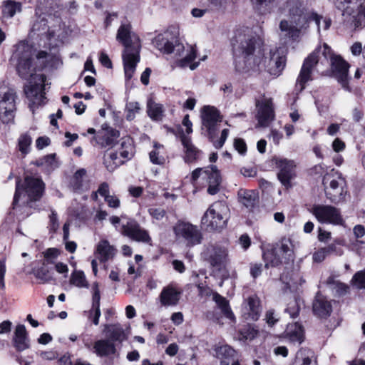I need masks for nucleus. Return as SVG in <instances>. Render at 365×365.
Masks as SVG:
<instances>
[{
	"mask_svg": "<svg viewBox=\"0 0 365 365\" xmlns=\"http://www.w3.org/2000/svg\"><path fill=\"white\" fill-rule=\"evenodd\" d=\"M36 57L40 63L38 66L34 62L32 47L25 42L17 44L14 53V58L17 61L16 69L21 78L29 80L28 84L24 86V92L31 101L30 107L46 103L44 90L46 76L44 74H36V71L47 67L57 68L61 63L57 56L44 51H38Z\"/></svg>",
	"mask_w": 365,
	"mask_h": 365,
	"instance_id": "f257e3e1",
	"label": "nucleus"
},
{
	"mask_svg": "<svg viewBox=\"0 0 365 365\" xmlns=\"http://www.w3.org/2000/svg\"><path fill=\"white\" fill-rule=\"evenodd\" d=\"M322 73L327 72L334 77L346 91H350L349 86V63L341 56L336 55L327 43L317 48L304 61L297 79V87L302 91L307 82L311 81L314 67Z\"/></svg>",
	"mask_w": 365,
	"mask_h": 365,
	"instance_id": "f03ea898",
	"label": "nucleus"
},
{
	"mask_svg": "<svg viewBox=\"0 0 365 365\" xmlns=\"http://www.w3.org/2000/svg\"><path fill=\"white\" fill-rule=\"evenodd\" d=\"M235 69L240 73H249L262 65L263 51L260 38L248 27L235 31L231 40Z\"/></svg>",
	"mask_w": 365,
	"mask_h": 365,
	"instance_id": "7ed1b4c3",
	"label": "nucleus"
},
{
	"mask_svg": "<svg viewBox=\"0 0 365 365\" xmlns=\"http://www.w3.org/2000/svg\"><path fill=\"white\" fill-rule=\"evenodd\" d=\"M153 43L160 52L173 54L178 66L184 68L189 66L191 70L198 66V63H191L196 58V50L190 46L185 49L180 41L178 32L175 27H170L163 34H158Z\"/></svg>",
	"mask_w": 365,
	"mask_h": 365,
	"instance_id": "20e7f679",
	"label": "nucleus"
},
{
	"mask_svg": "<svg viewBox=\"0 0 365 365\" xmlns=\"http://www.w3.org/2000/svg\"><path fill=\"white\" fill-rule=\"evenodd\" d=\"M116 39L125 47L122 56L125 77L126 80H130L140 61V39L135 34H132L131 26L129 24L120 26Z\"/></svg>",
	"mask_w": 365,
	"mask_h": 365,
	"instance_id": "39448f33",
	"label": "nucleus"
},
{
	"mask_svg": "<svg viewBox=\"0 0 365 365\" xmlns=\"http://www.w3.org/2000/svg\"><path fill=\"white\" fill-rule=\"evenodd\" d=\"M202 130L205 132V135L213 143L215 148H221L229 135V130L225 128L221 132L219 140H217L220 130L222 117L219 110L211 106H205L201 109Z\"/></svg>",
	"mask_w": 365,
	"mask_h": 365,
	"instance_id": "423d86ee",
	"label": "nucleus"
},
{
	"mask_svg": "<svg viewBox=\"0 0 365 365\" xmlns=\"http://www.w3.org/2000/svg\"><path fill=\"white\" fill-rule=\"evenodd\" d=\"M229 208L223 202L212 204L203 215L201 223L207 230H220L227 222Z\"/></svg>",
	"mask_w": 365,
	"mask_h": 365,
	"instance_id": "0eeeda50",
	"label": "nucleus"
},
{
	"mask_svg": "<svg viewBox=\"0 0 365 365\" xmlns=\"http://www.w3.org/2000/svg\"><path fill=\"white\" fill-rule=\"evenodd\" d=\"M44 189V182L38 178L27 176L23 184H21L20 181H17L13 205L18 203L21 192H26L31 202H36L41 198Z\"/></svg>",
	"mask_w": 365,
	"mask_h": 365,
	"instance_id": "6e6552de",
	"label": "nucleus"
},
{
	"mask_svg": "<svg viewBox=\"0 0 365 365\" xmlns=\"http://www.w3.org/2000/svg\"><path fill=\"white\" fill-rule=\"evenodd\" d=\"M265 267H277L282 262L288 263L294 259L293 246L289 239H283L278 250H268L263 254Z\"/></svg>",
	"mask_w": 365,
	"mask_h": 365,
	"instance_id": "1a4fd4ad",
	"label": "nucleus"
},
{
	"mask_svg": "<svg viewBox=\"0 0 365 365\" xmlns=\"http://www.w3.org/2000/svg\"><path fill=\"white\" fill-rule=\"evenodd\" d=\"M309 210L320 223L345 225L340 210L332 205H313Z\"/></svg>",
	"mask_w": 365,
	"mask_h": 365,
	"instance_id": "9d476101",
	"label": "nucleus"
},
{
	"mask_svg": "<svg viewBox=\"0 0 365 365\" xmlns=\"http://www.w3.org/2000/svg\"><path fill=\"white\" fill-rule=\"evenodd\" d=\"M16 93L9 88H0V118L3 123H12L16 111Z\"/></svg>",
	"mask_w": 365,
	"mask_h": 365,
	"instance_id": "9b49d317",
	"label": "nucleus"
},
{
	"mask_svg": "<svg viewBox=\"0 0 365 365\" xmlns=\"http://www.w3.org/2000/svg\"><path fill=\"white\" fill-rule=\"evenodd\" d=\"M262 65L257 69L251 71L258 72L266 69L271 75L279 76L285 66V56L278 48L271 49L269 56H264V50L261 53Z\"/></svg>",
	"mask_w": 365,
	"mask_h": 365,
	"instance_id": "f8f14e48",
	"label": "nucleus"
},
{
	"mask_svg": "<svg viewBox=\"0 0 365 365\" xmlns=\"http://www.w3.org/2000/svg\"><path fill=\"white\" fill-rule=\"evenodd\" d=\"M272 164L278 170L277 178L287 189L292 187V180L296 177V164L294 160L274 156Z\"/></svg>",
	"mask_w": 365,
	"mask_h": 365,
	"instance_id": "ddd939ff",
	"label": "nucleus"
},
{
	"mask_svg": "<svg viewBox=\"0 0 365 365\" xmlns=\"http://www.w3.org/2000/svg\"><path fill=\"white\" fill-rule=\"evenodd\" d=\"M178 238H182L187 246H194L201 243L202 235L195 225L189 222H180L174 228Z\"/></svg>",
	"mask_w": 365,
	"mask_h": 365,
	"instance_id": "4468645a",
	"label": "nucleus"
},
{
	"mask_svg": "<svg viewBox=\"0 0 365 365\" xmlns=\"http://www.w3.org/2000/svg\"><path fill=\"white\" fill-rule=\"evenodd\" d=\"M121 233L132 240L151 245L152 239L148 232L143 229L135 220H129L125 225L121 227Z\"/></svg>",
	"mask_w": 365,
	"mask_h": 365,
	"instance_id": "2eb2a0df",
	"label": "nucleus"
},
{
	"mask_svg": "<svg viewBox=\"0 0 365 365\" xmlns=\"http://www.w3.org/2000/svg\"><path fill=\"white\" fill-rule=\"evenodd\" d=\"M255 105L257 108V127H267L275 116L272 99L264 97L262 100H256Z\"/></svg>",
	"mask_w": 365,
	"mask_h": 365,
	"instance_id": "dca6fc26",
	"label": "nucleus"
},
{
	"mask_svg": "<svg viewBox=\"0 0 365 365\" xmlns=\"http://www.w3.org/2000/svg\"><path fill=\"white\" fill-rule=\"evenodd\" d=\"M312 310L318 318L327 319L332 312V305L326 297L318 292L312 303Z\"/></svg>",
	"mask_w": 365,
	"mask_h": 365,
	"instance_id": "f3484780",
	"label": "nucleus"
},
{
	"mask_svg": "<svg viewBox=\"0 0 365 365\" xmlns=\"http://www.w3.org/2000/svg\"><path fill=\"white\" fill-rule=\"evenodd\" d=\"M227 250L217 245H209L204 252L205 259L212 267H220L226 260Z\"/></svg>",
	"mask_w": 365,
	"mask_h": 365,
	"instance_id": "a211bd4d",
	"label": "nucleus"
},
{
	"mask_svg": "<svg viewBox=\"0 0 365 365\" xmlns=\"http://www.w3.org/2000/svg\"><path fill=\"white\" fill-rule=\"evenodd\" d=\"M202 178L206 180L208 187L207 192L210 195H215L220 190L221 177L219 170L215 166L205 168L202 173Z\"/></svg>",
	"mask_w": 365,
	"mask_h": 365,
	"instance_id": "6ab92c4d",
	"label": "nucleus"
},
{
	"mask_svg": "<svg viewBox=\"0 0 365 365\" xmlns=\"http://www.w3.org/2000/svg\"><path fill=\"white\" fill-rule=\"evenodd\" d=\"M180 296L181 291L170 284L163 288L159 299L162 306L174 307L178 304Z\"/></svg>",
	"mask_w": 365,
	"mask_h": 365,
	"instance_id": "aec40b11",
	"label": "nucleus"
},
{
	"mask_svg": "<svg viewBox=\"0 0 365 365\" xmlns=\"http://www.w3.org/2000/svg\"><path fill=\"white\" fill-rule=\"evenodd\" d=\"M49 19H53V16L45 14L37 16L33 24L31 31L37 33L38 35H45L48 39L53 38L55 32L48 26Z\"/></svg>",
	"mask_w": 365,
	"mask_h": 365,
	"instance_id": "412c9836",
	"label": "nucleus"
},
{
	"mask_svg": "<svg viewBox=\"0 0 365 365\" xmlns=\"http://www.w3.org/2000/svg\"><path fill=\"white\" fill-rule=\"evenodd\" d=\"M180 140L184 148L185 163H192L200 159L202 151L192 144L190 137L182 133Z\"/></svg>",
	"mask_w": 365,
	"mask_h": 365,
	"instance_id": "4be33fe9",
	"label": "nucleus"
},
{
	"mask_svg": "<svg viewBox=\"0 0 365 365\" xmlns=\"http://www.w3.org/2000/svg\"><path fill=\"white\" fill-rule=\"evenodd\" d=\"M244 314H247V319L257 321L261 314L260 302L257 296H250L243 304Z\"/></svg>",
	"mask_w": 365,
	"mask_h": 365,
	"instance_id": "5701e85b",
	"label": "nucleus"
},
{
	"mask_svg": "<svg viewBox=\"0 0 365 365\" xmlns=\"http://www.w3.org/2000/svg\"><path fill=\"white\" fill-rule=\"evenodd\" d=\"M237 196L239 202L249 210H252L259 202L258 192L254 190L240 189Z\"/></svg>",
	"mask_w": 365,
	"mask_h": 365,
	"instance_id": "b1692460",
	"label": "nucleus"
},
{
	"mask_svg": "<svg viewBox=\"0 0 365 365\" xmlns=\"http://www.w3.org/2000/svg\"><path fill=\"white\" fill-rule=\"evenodd\" d=\"M93 348V352L100 357L108 356L116 352L115 344L107 339L97 340Z\"/></svg>",
	"mask_w": 365,
	"mask_h": 365,
	"instance_id": "393cba45",
	"label": "nucleus"
},
{
	"mask_svg": "<svg viewBox=\"0 0 365 365\" xmlns=\"http://www.w3.org/2000/svg\"><path fill=\"white\" fill-rule=\"evenodd\" d=\"M14 346L17 351H23L29 348V340L26 327L23 324L16 327L14 336Z\"/></svg>",
	"mask_w": 365,
	"mask_h": 365,
	"instance_id": "a878e982",
	"label": "nucleus"
},
{
	"mask_svg": "<svg viewBox=\"0 0 365 365\" xmlns=\"http://www.w3.org/2000/svg\"><path fill=\"white\" fill-rule=\"evenodd\" d=\"M103 332L112 342H122L126 339V336L122 326L120 324H105Z\"/></svg>",
	"mask_w": 365,
	"mask_h": 365,
	"instance_id": "bb28decb",
	"label": "nucleus"
},
{
	"mask_svg": "<svg viewBox=\"0 0 365 365\" xmlns=\"http://www.w3.org/2000/svg\"><path fill=\"white\" fill-rule=\"evenodd\" d=\"M289 14L292 23L300 26L301 28H304L311 19L310 14L304 12V9L297 5L289 9Z\"/></svg>",
	"mask_w": 365,
	"mask_h": 365,
	"instance_id": "cd10ccee",
	"label": "nucleus"
},
{
	"mask_svg": "<svg viewBox=\"0 0 365 365\" xmlns=\"http://www.w3.org/2000/svg\"><path fill=\"white\" fill-rule=\"evenodd\" d=\"M93 297H92V306L91 309L88 311L89 317H91L93 313H94V319L93 320V323L95 325H98L99 324V318L101 317V309H100V300H101V294L98 287V284L95 282L93 284Z\"/></svg>",
	"mask_w": 365,
	"mask_h": 365,
	"instance_id": "c85d7f7f",
	"label": "nucleus"
},
{
	"mask_svg": "<svg viewBox=\"0 0 365 365\" xmlns=\"http://www.w3.org/2000/svg\"><path fill=\"white\" fill-rule=\"evenodd\" d=\"M118 137L119 131L110 128L98 134L97 136L94 137V139L102 148H106L107 146H113Z\"/></svg>",
	"mask_w": 365,
	"mask_h": 365,
	"instance_id": "c756f323",
	"label": "nucleus"
},
{
	"mask_svg": "<svg viewBox=\"0 0 365 365\" xmlns=\"http://www.w3.org/2000/svg\"><path fill=\"white\" fill-rule=\"evenodd\" d=\"M217 358L220 359L222 365H230L236 360V351L229 345H222L216 349Z\"/></svg>",
	"mask_w": 365,
	"mask_h": 365,
	"instance_id": "7c9ffc66",
	"label": "nucleus"
},
{
	"mask_svg": "<svg viewBox=\"0 0 365 365\" xmlns=\"http://www.w3.org/2000/svg\"><path fill=\"white\" fill-rule=\"evenodd\" d=\"M96 253L98 255L99 260L105 262L115 255V250L110 245L108 241L101 240L97 245Z\"/></svg>",
	"mask_w": 365,
	"mask_h": 365,
	"instance_id": "2f4dec72",
	"label": "nucleus"
},
{
	"mask_svg": "<svg viewBox=\"0 0 365 365\" xmlns=\"http://www.w3.org/2000/svg\"><path fill=\"white\" fill-rule=\"evenodd\" d=\"M279 29L282 32H284L285 35L296 41L300 35L301 29L300 26H297L294 23H289L287 20H282L279 23Z\"/></svg>",
	"mask_w": 365,
	"mask_h": 365,
	"instance_id": "473e14b6",
	"label": "nucleus"
},
{
	"mask_svg": "<svg viewBox=\"0 0 365 365\" xmlns=\"http://www.w3.org/2000/svg\"><path fill=\"white\" fill-rule=\"evenodd\" d=\"M279 29L282 32H284L285 35L296 41L300 35L301 29L300 26H297L294 23H289L287 20H282L279 23Z\"/></svg>",
	"mask_w": 365,
	"mask_h": 365,
	"instance_id": "72a5a7b5",
	"label": "nucleus"
},
{
	"mask_svg": "<svg viewBox=\"0 0 365 365\" xmlns=\"http://www.w3.org/2000/svg\"><path fill=\"white\" fill-rule=\"evenodd\" d=\"M212 300L221 309L222 313L226 318L231 320L235 319L234 314L232 313L229 305V302L226 299L225 297L221 296L217 292H214L212 294Z\"/></svg>",
	"mask_w": 365,
	"mask_h": 365,
	"instance_id": "f704fd0d",
	"label": "nucleus"
},
{
	"mask_svg": "<svg viewBox=\"0 0 365 365\" xmlns=\"http://www.w3.org/2000/svg\"><path fill=\"white\" fill-rule=\"evenodd\" d=\"M287 336L292 342L302 344L304 341V329L298 323L290 324L287 329Z\"/></svg>",
	"mask_w": 365,
	"mask_h": 365,
	"instance_id": "c9c22d12",
	"label": "nucleus"
},
{
	"mask_svg": "<svg viewBox=\"0 0 365 365\" xmlns=\"http://www.w3.org/2000/svg\"><path fill=\"white\" fill-rule=\"evenodd\" d=\"M21 4L14 0H6L3 3L2 14L4 17L12 18L17 12L21 11Z\"/></svg>",
	"mask_w": 365,
	"mask_h": 365,
	"instance_id": "e433bc0d",
	"label": "nucleus"
},
{
	"mask_svg": "<svg viewBox=\"0 0 365 365\" xmlns=\"http://www.w3.org/2000/svg\"><path fill=\"white\" fill-rule=\"evenodd\" d=\"M163 149V145L154 143L153 149L149 153V158L153 164L161 165L165 163V158L161 153V150Z\"/></svg>",
	"mask_w": 365,
	"mask_h": 365,
	"instance_id": "4c0bfd02",
	"label": "nucleus"
},
{
	"mask_svg": "<svg viewBox=\"0 0 365 365\" xmlns=\"http://www.w3.org/2000/svg\"><path fill=\"white\" fill-rule=\"evenodd\" d=\"M147 113L154 120H160L163 118V108L161 104L149 100L147 103Z\"/></svg>",
	"mask_w": 365,
	"mask_h": 365,
	"instance_id": "58836bf2",
	"label": "nucleus"
},
{
	"mask_svg": "<svg viewBox=\"0 0 365 365\" xmlns=\"http://www.w3.org/2000/svg\"><path fill=\"white\" fill-rule=\"evenodd\" d=\"M86 174V170L83 168L78 170L72 177L70 181V185L73 191L77 192L83 189V178Z\"/></svg>",
	"mask_w": 365,
	"mask_h": 365,
	"instance_id": "ea45409f",
	"label": "nucleus"
},
{
	"mask_svg": "<svg viewBox=\"0 0 365 365\" xmlns=\"http://www.w3.org/2000/svg\"><path fill=\"white\" fill-rule=\"evenodd\" d=\"M134 148L129 138L122 139L119 155L124 160H129L133 155Z\"/></svg>",
	"mask_w": 365,
	"mask_h": 365,
	"instance_id": "a19ab883",
	"label": "nucleus"
},
{
	"mask_svg": "<svg viewBox=\"0 0 365 365\" xmlns=\"http://www.w3.org/2000/svg\"><path fill=\"white\" fill-rule=\"evenodd\" d=\"M123 163L124 160L118 158V153L117 152L110 153L108 156L104 159V164L110 171H113Z\"/></svg>",
	"mask_w": 365,
	"mask_h": 365,
	"instance_id": "79ce46f5",
	"label": "nucleus"
},
{
	"mask_svg": "<svg viewBox=\"0 0 365 365\" xmlns=\"http://www.w3.org/2000/svg\"><path fill=\"white\" fill-rule=\"evenodd\" d=\"M31 142V137L28 133L21 134L18 139L19 150L23 155L27 154L30 150Z\"/></svg>",
	"mask_w": 365,
	"mask_h": 365,
	"instance_id": "37998d69",
	"label": "nucleus"
},
{
	"mask_svg": "<svg viewBox=\"0 0 365 365\" xmlns=\"http://www.w3.org/2000/svg\"><path fill=\"white\" fill-rule=\"evenodd\" d=\"M46 263L43 262L42 266L34 270L35 277L40 279L42 282H48L51 281L53 277L50 274L48 269L46 266Z\"/></svg>",
	"mask_w": 365,
	"mask_h": 365,
	"instance_id": "c03bdc74",
	"label": "nucleus"
},
{
	"mask_svg": "<svg viewBox=\"0 0 365 365\" xmlns=\"http://www.w3.org/2000/svg\"><path fill=\"white\" fill-rule=\"evenodd\" d=\"M70 282L72 284L78 287H88V284L86 281L84 273L82 271H75L71 276Z\"/></svg>",
	"mask_w": 365,
	"mask_h": 365,
	"instance_id": "a18cd8bd",
	"label": "nucleus"
},
{
	"mask_svg": "<svg viewBox=\"0 0 365 365\" xmlns=\"http://www.w3.org/2000/svg\"><path fill=\"white\" fill-rule=\"evenodd\" d=\"M310 21H314L319 31L320 30L321 27L324 30H327L331 26V21L329 18H323L322 16H319L314 13L310 14Z\"/></svg>",
	"mask_w": 365,
	"mask_h": 365,
	"instance_id": "49530a36",
	"label": "nucleus"
},
{
	"mask_svg": "<svg viewBox=\"0 0 365 365\" xmlns=\"http://www.w3.org/2000/svg\"><path fill=\"white\" fill-rule=\"evenodd\" d=\"M299 309V300L294 297L288 302L285 312L288 313L292 318H295L298 316Z\"/></svg>",
	"mask_w": 365,
	"mask_h": 365,
	"instance_id": "de8ad7c7",
	"label": "nucleus"
},
{
	"mask_svg": "<svg viewBox=\"0 0 365 365\" xmlns=\"http://www.w3.org/2000/svg\"><path fill=\"white\" fill-rule=\"evenodd\" d=\"M304 351L297 352L294 361L291 365H317L315 361H312L309 356H304Z\"/></svg>",
	"mask_w": 365,
	"mask_h": 365,
	"instance_id": "09e8293b",
	"label": "nucleus"
},
{
	"mask_svg": "<svg viewBox=\"0 0 365 365\" xmlns=\"http://www.w3.org/2000/svg\"><path fill=\"white\" fill-rule=\"evenodd\" d=\"M125 109L127 111L126 119L133 120L135 114L138 113L140 110V104L138 102H129L126 104Z\"/></svg>",
	"mask_w": 365,
	"mask_h": 365,
	"instance_id": "8fccbe9b",
	"label": "nucleus"
},
{
	"mask_svg": "<svg viewBox=\"0 0 365 365\" xmlns=\"http://www.w3.org/2000/svg\"><path fill=\"white\" fill-rule=\"evenodd\" d=\"M351 282L359 289H365V269L355 273L351 279Z\"/></svg>",
	"mask_w": 365,
	"mask_h": 365,
	"instance_id": "3c124183",
	"label": "nucleus"
},
{
	"mask_svg": "<svg viewBox=\"0 0 365 365\" xmlns=\"http://www.w3.org/2000/svg\"><path fill=\"white\" fill-rule=\"evenodd\" d=\"M59 251L56 248H48L43 252L45 259L43 262L46 263L52 262L51 259H53L58 257Z\"/></svg>",
	"mask_w": 365,
	"mask_h": 365,
	"instance_id": "603ef678",
	"label": "nucleus"
},
{
	"mask_svg": "<svg viewBox=\"0 0 365 365\" xmlns=\"http://www.w3.org/2000/svg\"><path fill=\"white\" fill-rule=\"evenodd\" d=\"M234 147L237 152L244 155L247 153V145L245 140L242 138H236L234 141Z\"/></svg>",
	"mask_w": 365,
	"mask_h": 365,
	"instance_id": "864d4df0",
	"label": "nucleus"
},
{
	"mask_svg": "<svg viewBox=\"0 0 365 365\" xmlns=\"http://www.w3.org/2000/svg\"><path fill=\"white\" fill-rule=\"evenodd\" d=\"M240 334L245 339L252 340L257 335V331L254 328L248 327L247 328H244L240 331Z\"/></svg>",
	"mask_w": 365,
	"mask_h": 365,
	"instance_id": "5fc2aeb1",
	"label": "nucleus"
},
{
	"mask_svg": "<svg viewBox=\"0 0 365 365\" xmlns=\"http://www.w3.org/2000/svg\"><path fill=\"white\" fill-rule=\"evenodd\" d=\"M327 255L331 254H335L336 255H341L343 254L342 249L337 245L336 243H331L324 247Z\"/></svg>",
	"mask_w": 365,
	"mask_h": 365,
	"instance_id": "6e6d98bb",
	"label": "nucleus"
},
{
	"mask_svg": "<svg viewBox=\"0 0 365 365\" xmlns=\"http://www.w3.org/2000/svg\"><path fill=\"white\" fill-rule=\"evenodd\" d=\"M104 200L107 202L108 205L111 208L116 209L120 205V200L115 195H109L108 196H106Z\"/></svg>",
	"mask_w": 365,
	"mask_h": 365,
	"instance_id": "4d7b16f0",
	"label": "nucleus"
},
{
	"mask_svg": "<svg viewBox=\"0 0 365 365\" xmlns=\"http://www.w3.org/2000/svg\"><path fill=\"white\" fill-rule=\"evenodd\" d=\"M262 263L250 264V274L254 279H256L262 274Z\"/></svg>",
	"mask_w": 365,
	"mask_h": 365,
	"instance_id": "13d9d810",
	"label": "nucleus"
},
{
	"mask_svg": "<svg viewBox=\"0 0 365 365\" xmlns=\"http://www.w3.org/2000/svg\"><path fill=\"white\" fill-rule=\"evenodd\" d=\"M149 214L157 220H162L165 215V210L162 208H150L148 210Z\"/></svg>",
	"mask_w": 365,
	"mask_h": 365,
	"instance_id": "bf43d9fd",
	"label": "nucleus"
},
{
	"mask_svg": "<svg viewBox=\"0 0 365 365\" xmlns=\"http://www.w3.org/2000/svg\"><path fill=\"white\" fill-rule=\"evenodd\" d=\"M50 224L49 227L50 230L53 232H56L58 228V222L57 218V214L55 211L52 210L51 215H49Z\"/></svg>",
	"mask_w": 365,
	"mask_h": 365,
	"instance_id": "052dcab7",
	"label": "nucleus"
},
{
	"mask_svg": "<svg viewBox=\"0 0 365 365\" xmlns=\"http://www.w3.org/2000/svg\"><path fill=\"white\" fill-rule=\"evenodd\" d=\"M50 143H51V140L47 136L38 137L36 141V145L38 150H41V149L44 148L45 147L49 145Z\"/></svg>",
	"mask_w": 365,
	"mask_h": 365,
	"instance_id": "680f3d73",
	"label": "nucleus"
},
{
	"mask_svg": "<svg viewBox=\"0 0 365 365\" xmlns=\"http://www.w3.org/2000/svg\"><path fill=\"white\" fill-rule=\"evenodd\" d=\"M327 256V253L326 250L324 247H323L314 253L313 259L314 262H321L326 258Z\"/></svg>",
	"mask_w": 365,
	"mask_h": 365,
	"instance_id": "e2e57ef3",
	"label": "nucleus"
},
{
	"mask_svg": "<svg viewBox=\"0 0 365 365\" xmlns=\"http://www.w3.org/2000/svg\"><path fill=\"white\" fill-rule=\"evenodd\" d=\"M42 160H43L42 163H45L46 165L51 166L52 168L57 167V163L56 161V154L47 155L43 157Z\"/></svg>",
	"mask_w": 365,
	"mask_h": 365,
	"instance_id": "0e129e2a",
	"label": "nucleus"
},
{
	"mask_svg": "<svg viewBox=\"0 0 365 365\" xmlns=\"http://www.w3.org/2000/svg\"><path fill=\"white\" fill-rule=\"evenodd\" d=\"M97 192L102 197L106 198V196H108L109 194V185L107 182H102L97 190Z\"/></svg>",
	"mask_w": 365,
	"mask_h": 365,
	"instance_id": "69168bd1",
	"label": "nucleus"
},
{
	"mask_svg": "<svg viewBox=\"0 0 365 365\" xmlns=\"http://www.w3.org/2000/svg\"><path fill=\"white\" fill-rule=\"evenodd\" d=\"M333 150L336 152H341L345 148V143L339 138H336L332 143Z\"/></svg>",
	"mask_w": 365,
	"mask_h": 365,
	"instance_id": "338daca9",
	"label": "nucleus"
},
{
	"mask_svg": "<svg viewBox=\"0 0 365 365\" xmlns=\"http://www.w3.org/2000/svg\"><path fill=\"white\" fill-rule=\"evenodd\" d=\"M99 60L103 66H104L106 68H111L112 67V63L110 60L108 55L103 52H101L100 54Z\"/></svg>",
	"mask_w": 365,
	"mask_h": 365,
	"instance_id": "774afa93",
	"label": "nucleus"
}]
</instances>
